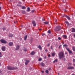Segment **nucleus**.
Returning <instances> with one entry per match:
<instances>
[{
	"instance_id": "1",
	"label": "nucleus",
	"mask_w": 75,
	"mask_h": 75,
	"mask_svg": "<svg viewBox=\"0 0 75 75\" xmlns=\"http://www.w3.org/2000/svg\"><path fill=\"white\" fill-rule=\"evenodd\" d=\"M59 59H60L62 58H63L64 57V53L62 52H60L59 54Z\"/></svg>"
},
{
	"instance_id": "2",
	"label": "nucleus",
	"mask_w": 75,
	"mask_h": 75,
	"mask_svg": "<svg viewBox=\"0 0 75 75\" xmlns=\"http://www.w3.org/2000/svg\"><path fill=\"white\" fill-rule=\"evenodd\" d=\"M61 30V26H57L56 28H55V30L56 31H58Z\"/></svg>"
},
{
	"instance_id": "3",
	"label": "nucleus",
	"mask_w": 75,
	"mask_h": 75,
	"mask_svg": "<svg viewBox=\"0 0 75 75\" xmlns=\"http://www.w3.org/2000/svg\"><path fill=\"white\" fill-rule=\"evenodd\" d=\"M7 68L8 69H10V70H13V69H14V67H11L8 66L7 67Z\"/></svg>"
},
{
	"instance_id": "4",
	"label": "nucleus",
	"mask_w": 75,
	"mask_h": 75,
	"mask_svg": "<svg viewBox=\"0 0 75 75\" xmlns=\"http://www.w3.org/2000/svg\"><path fill=\"white\" fill-rule=\"evenodd\" d=\"M0 41L2 43H3L4 44H6V43H7V41L5 40L2 39L0 40Z\"/></svg>"
},
{
	"instance_id": "5",
	"label": "nucleus",
	"mask_w": 75,
	"mask_h": 75,
	"mask_svg": "<svg viewBox=\"0 0 75 75\" xmlns=\"http://www.w3.org/2000/svg\"><path fill=\"white\" fill-rule=\"evenodd\" d=\"M66 50L68 51L69 53V54H71L72 52L71 50H69V49L68 48H66Z\"/></svg>"
},
{
	"instance_id": "6",
	"label": "nucleus",
	"mask_w": 75,
	"mask_h": 75,
	"mask_svg": "<svg viewBox=\"0 0 75 75\" xmlns=\"http://www.w3.org/2000/svg\"><path fill=\"white\" fill-rule=\"evenodd\" d=\"M1 49L2 51H5L6 50V47L5 46H3L1 47Z\"/></svg>"
},
{
	"instance_id": "7",
	"label": "nucleus",
	"mask_w": 75,
	"mask_h": 75,
	"mask_svg": "<svg viewBox=\"0 0 75 75\" xmlns=\"http://www.w3.org/2000/svg\"><path fill=\"white\" fill-rule=\"evenodd\" d=\"M67 69H74V67H69L67 68Z\"/></svg>"
},
{
	"instance_id": "8",
	"label": "nucleus",
	"mask_w": 75,
	"mask_h": 75,
	"mask_svg": "<svg viewBox=\"0 0 75 75\" xmlns=\"http://www.w3.org/2000/svg\"><path fill=\"white\" fill-rule=\"evenodd\" d=\"M32 24H33V26H35L36 25V24L35 23V21H33L32 22Z\"/></svg>"
},
{
	"instance_id": "9",
	"label": "nucleus",
	"mask_w": 75,
	"mask_h": 75,
	"mask_svg": "<svg viewBox=\"0 0 75 75\" xmlns=\"http://www.w3.org/2000/svg\"><path fill=\"white\" fill-rule=\"evenodd\" d=\"M19 48H20V47H19V46H18V45H17L16 46V50H18L19 49Z\"/></svg>"
},
{
	"instance_id": "10",
	"label": "nucleus",
	"mask_w": 75,
	"mask_h": 75,
	"mask_svg": "<svg viewBox=\"0 0 75 75\" xmlns=\"http://www.w3.org/2000/svg\"><path fill=\"white\" fill-rule=\"evenodd\" d=\"M30 62V61L28 60H26V62L25 63V64L26 65H27L28 64V63Z\"/></svg>"
},
{
	"instance_id": "11",
	"label": "nucleus",
	"mask_w": 75,
	"mask_h": 75,
	"mask_svg": "<svg viewBox=\"0 0 75 75\" xmlns=\"http://www.w3.org/2000/svg\"><path fill=\"white\" fill-rule=\"evenodd\" d=\"M13 43L12 42H11L9 43V46H12L13 45Z\"/></svg>"
},
{
	"instance_id": "12",
	"label": "nucleus",
	"mask_w": 75,
	"mask_h": 75,
	"mask_svg": "<svg viewBox=\"0 0 75 75\" xmlns=\"http://www.w3.org/2000/svg\"><path fill=\"white\" fill-rule=\"evenodd\" d=\"M65 16L66 17V18H67L68 19V20H70V18H69V16H67V15H65Z\"/></svg>"
},
{
	"instance_id": "13",
	"label": "nucleus",
	"mask_w": 75,
	"mask_h": 75,
	"mask_svg": "<svg viewBox=\"0 0 75 75\" xmlns=\"http://www.w3.org/2000/svg\"><path fill=\"white\" fill-rule=\"evenodd\" d=\"M35 54V52L34 51H33L31 53V55H34V54Z\"/></svg>"
},
{
	"instance_id": "14",
	"label": "nucleus",
	"mask_w": 75,
	"mask_h": 75,
	"mask_svg": "<svg viewBox=\"0 0 75 75\" xmlns=\"http://www.w3.org/2000/svg\"><path fill=\"white\" fill-rule=\"evenodd\" d=\"M38 48L40 49V50H42V47H41V46L40 45L38 46Z\"/></svg>"
},
{
	"instance_id": "15",
	"label": "nucleus",
	"mask_w": 75,
	"mask_h": 75,
	"mask_svg": "<svg viewBox=\"0 0 75 75\" xmlns=\"http://www.w3.org/2000/svg\"><path fill=\"white\" fill-rule=\"evenodd\" d=\"M72 32H73V33L75 32V29L74 28H72Z\"/></svg>"
},
{
	"instance_id": "16",
	"label": "nucleus",
	"mask_w": 75,
	"mask_h": 75,
	"mask_svg": "<svg viewBox=\"0 0 75 75\" xmlns=\"http://www.w3.org/2000/svg\"><path fill=\"white\" fill-rule=\"evenodd\" d=\"M9 37H13V35L12 34H10L9 35Z\"/></svg>"
},
{
	"instance_id": "17",
	"label": "nucleus",
	"mask_w": 75,
	"mask_h": 75,
	"mask_svg": "<svg viewBox=\"0 0 75 75\" xmlns=\"http://www.w3.org/2000/svg\"><path fill=\"white\" fill-rule=\"evenodd\" d=\"M27 35H26L24 37V40H27Z\"/></svg>"
},
{
	"instance_id": "18",
	"label": "nucleus",
	"mask_w": 75,
	"mask_h": 75,
	"mask_svg": "<svg viewBox=\"0 0 75 75\" xmlns=\"http://www.w3.org/2000/svg\"><path fill=\"white\" fill-rule=\"evenodd\" d=\"M30 10V8L29 7H28L27 9V11H29Z\"/></svg>"
},
{
	"instance_id": "19",
	"label": "nucleus",
	"mask_w": 75,
	"mask_h": 75,
	"mask_svg": "<svg viewBox=\"0 0 75 75\" xmlns=\"http://www.w3.org/2000/svg\"><path fill=\"white\" fill-rule=\"evenodd\" d=\"M65 23H66V24H67V25H69V23L68 22L66 21L65 22Z\"/></svg>"
},
{
	"instance_id": "20",
	"label": "nucleus",
	"mask_w": 75,
	"mask_h": 75,
	"mask_svg": "<svg viewBox=\"0 0 75 75\" xmlns=\"http://www.w3.org/2000/svg\"><path fill=\"white\" fill-rule=\"evenodd\" d=\"M44 23L45 24H48V22H44Z\"/></svg>"
},
{
	"instance_id": "21",
	"label": "nucleus",
	"mask_w": 75,
	"mask_h": 75,
	"mask_svg": "<svg viewBox=\"0 0 75 75\" xmlns=\"http://www.w3.org/2000/svg\"><path fill=\"white\" fill-rule=\"evenodd\" d=\"M72 50L74 51H75V47H72Z\"/></svg>"
},
{
	"instance_id": "22",
	"label": "nucleus",
	"mask_w": 75,
	"mask_h": 75,
	"mask_svg": "<svg viewBox=\"0 0 75 75\" xmlns=\"http://www.w3.org/2000/svg\"><path fill=\"white\" fill-rule=\"evenodd\" d=\"M57 59H56L53 62V63H55V62H57Z\"/></svg>"
},
{
	"instance_id": "23",
	"label": "nucleus",
	"mask_w": 75,
	"mask_h": 75,
	"mask_svg": "<svg viewBox=\"0 0 75 75\" xmlns=\"http://www.w3.org/2000/svg\"><path fill=\"white\" fill-rule=\"evenodd\" d=\"M22 9H25L26 8L25 7V6H23L22 7Z\"/></svg>"
},
{
	"instance_id": "24",
	"label": "nucleus",
	"mask_w": 75,
	"mask_h": 75,
	"mask_svg": "<svg viewBox=\"0 0 75 75\" xmlns=\"http://www.w3.org/2000/svg\"><path fill=\"white\" fill-rule=\"evenodd\" d=\"M63 47H68V45H67L64 44L63 45Z\"/></svg>"
},
{
	"instance_id": "25",
	"label": "nucleus",
	"mask_w": 75,
	"mask_h": 75,
	"mask_svg": "<svg viewBox=\"0 0 75 75\" xmlns=\"http://www.w3.org/2000/svg\"><path fill=\"white\" fill-rule=\"evenodd\" d=\"M45 72L47 74H48V70H46Z\"/></svg>"
},
{
	"instance_id": "26",
	"label": "nucleus",
	"mask_w": 75,
	"mask_h": 75,
	"mask_svg": "<svg viewBox=\"0 0 75 75\" xmlns=\"http://www.w3.org/2000/svg\"><path fill=\"white\" fill-rule=\"evenodd\" d=\"M63 37L64 38H67V36H66L65 35H63Z\"/></svg>"
},
{
	"instance_id": "27",
	"label": "nucleus",
	"mask_w": 75,
	"mask_h": 75,
	"mask_svg": "<svg viewBox=\"0 0 75 75\" xmlns=\"http://www.w3.org/2000/svg\"><path fill=\"white\" fill-rule=\"evenodd\" d=\"M55 55V53H53L52 54V56H54Z\"/></svg>"
},
{
	"instance_id": "28",
	"label": "nucleus",
	"mask_w": 75,
	"mask_h": 75,
	"mask_svg": "<svg viewBox=\"0 0 75 75\" xmlns=\"http://www.w3.org/2000/svg\"><path fill=\"white\" fill-rule=\"evenodd\" d=\"M23 50H24V51H27V49L24 48V49H23Z\"/></svg>"
},
{
	"instance_id": "29",
	"label": "nucleus",
	"mask_w": 75,
	"mask_h": 75,
	"mask_svg": "<svg viewBox=\"0 0 75 75\" xmlns=\"http://www.w3.org/2000/svg\"><path fill=\"white\" fill-rule=\"evenodd\" d=\"M2 57V54H1V53L0 52V58H1Z\"/></svg>"
},
{
	"instance_id": "30",
	"label": "nucleus",
	"mask_w": 75,
	"mask_h": 75,
	"mask_svg": "<svg viewBox=\"0 0 75 75\" xmlns=\"http://www.w3.org/2000/svg\"><path fill=\"white\" fill-rule=\"evenodd\" d=\"M41 65L42 66H44V65H45V64L44 63H42L41 64Z\"/></svg>"
},
{
	"instance_id": "31",
	"label": "nucleus",
	"mask_w": 75,
	"mask_h": 75,
	"mask_svg": "<svg viewBox=\"0 0 75 75\" xmlns=\"http://www.w3.org/2000/svg\"><path fill=\"white\" fill-rule=\"evenodd\" d=\"M58 39L59 40H61V38L59 37L58 38Z\"/></svg>"
},
{
	"instance_id": "32",
	"label": "nucleus",
	"mask_w": 75,
	"mask_h": 75,
	"mask_svg": "<svg viewBox=\"0 0 75 75\" xmlns=\"http://www.w3.org/2000/svg\"><path fill=\"white\" fill-rule=\"evenodd\" d=\"M42 60V59H41V58H39V61H40L41 60Z\"/></svg>"
},
{
	"instance_id": "33",
	"label": "nucleus",
	"mask_w": 75,
	"mask_h": 75,
	"mask_svg": "<svg viewBox=\"0 0 75 75\" xmlns=\"http://www.w3.org/2000/svg\"><path fill=\"white\" fill-rule=\"evenodd\" d=\"M48 33H49V34L51 33V31L50 30H48Z\"/></svg>"
},
{
	"instance_id": "34",
	"label": "nucleus",
	"mask_w": 75,
	"mask_h": 75,
	"mask_svg": "<svg viewBox=\"0 0 75 75\" xmlns=\"http://www.w3.org/2000/svg\"><path fill=\"white\" fill-rule=\"evenodd\" d=\"M72 64L71 63H69L68 64V65H71Z\"/></svg>"
},
{
	"instance_id": "35",
	"label": "nucleus",
	"mask_w": 75,
	"mask_h": 75,
	"mask_svg": "<svg viewBox=\"0 0 75 75\" xmlns=\"http://www.w3.org/2000/svg\"><path fill=\"white\" fill-rule=\"evenodd\" d=\"M73 62H75V59H73Z\"/></svg>"
},
{
	"instance_id": "36",
	"label": "nucleus",
	"mask_w": 75,
	"mask_h": 75,
	"mask_svg": "<svg viewBox=\"0 0 75 75\" xmlns=\"http://www.w3.org/2000/svg\"><path fill=\"white\" fill-rule=\"evenodd\" d=\"M17 23V21H16V22L14 21V23H15V24Z\"/></svg>"
},
{
	"instance_id": "37",
	"label": "nucleus",
	"mask_w": 75,
	"mask_h": 75,
	"mask_svg": "<svg viewBox=\"0 0 75 75\" xmlns=\"http://www.w3.org/2000/svg\"><path fill=\"white\" fill-rule=\"evenodd\" d=\"M3 30H6V28H4L3 29Z\"/></svg>"
},
{
	"instance_id": "38",
	"label": "nucleus",
	"mask_w": 75,
	"mask_h": 75,
	"mask_svg": "<svg viewBox=\"0 0 75 75\" xmlns=\"http://www.w3.org/2000/svg\"><path fill=\"white\" fill-rule=\"evenodd\" d=\"M50 44H48L47 45V47H49V46H50Z\"/></svg>"
},
{
	"instance_id": "39",
	"label": "nucleus",
	"mask_w": 75,
	"mask_h": 75,
	"mask_svg": "<svg viewBox=\"0 0 75 75\" xmlns=\"http://www.w3.org/2000/svg\"><path fill=\"white\" fill-rule=\"evenodd\" d=\"M44 35H45V34H44V33H43L42 34V35L43 36Z\"/></svg>"
},
{
	"instance_id": "40",
	"label": "nucleus",
	"mask_w": 75,
	"mask_h": 75,
	"mask_svg": "<svg viewBox=\"0 0 75 75\" xmlns=\"http://www.w3.org/2000/svg\"><path fill=\"white\" fill-rule=\"evenodd\" d=\"M61 47V45H59V48H60V47Z\"/></svg>"
},
{
	"instance_id": "41",
	"label": "nucleus",
	"mask_w": 75,
	"mask_h": 75,
	"mask_svg": "<svg viewBox=\"0 0 75 75\" xmlns=\"http://www.w3.org/2000/svg\"><path fill=\"white\" fill-rule=\"evenodd\" d=\"M23 11V13H25V11Z\"/></svg>"
},
{
	"instance_id": "42",
	"label": "nucleus",
	"mask_w": 75,
	"mask_h": 75,
	"mask_svg": "<svg viewBox=\"0 0 75 75\" xmlns=\"http://www.w3.org/2000/svg\"><path fill=\"white\" fill-rule=\"evenodd\" d=\"M50 48L51 49H52V46H51Z\"/></svg>"
},
{
	"instance_id": "43",
	"label": "nucleus",
	"mask_w": 75,
	"mask_h": 75,
	"mask_svg": "<svg viewBox=\"0 0 75 75\" xmlns=\"http://www.w3.org/2000/svg\"><path fill=\"white\" fill-rule=\"evenodd\" d=\"M48 57H50V54H49L48 55Z\"/></svg>"
},
{
	"instance_id": "44",
	"label": "nucleus",
	"mask_w": 75,
	"mask_h": 75,
	"mask_svg": "<svg viewBox=\"0 0 75 75\" xmlns=\"http://www.w3.org/2000/svg\"><path fill=\"white\" fill-rule=\"evenodd\" d=\"M45 51L46 52H47V51L48 50H47L46 49V50H45Z\"/></svg>"
},
{
	"instance_id": "45",
	"label": "nucleus",
	"mask_w": 75,
	"mask_h": 75,
	"mask_svg": "<svg viewBox=\"0 0 75 75\" xmlns=\"http://www.w3.org/2000/svg\"><path fill=\"white\" fill-rule=\"evenodd\" d=\"M41 72H42V73H44V71H41Z\"/></svg>"
},
{
	"instance_id": "46",
	"label": "nucleus",
	"mask_w": 75,
	"mask_h": 75,
	"mask_svg": "<svg viewBox=\"0 0 75 75\" xmlns=\"http://www.w3.org/2000/svg\"><path fill=\"white\" fill-rule=\"evenodd\" d=\"M34 10H33L32 11V12H34Z\"/></svg>"
},
{
	"instance_id": "47",
	"label": "nucleus",
	"mask_w": 75,
	"mask_h": 75,
	"mask_svg": "<svg viewBox=\"0 0 75 75\" xmlns=\"http://www.w3.org/2000/svg\"><path fill=\"white\" fill-rule=\"evenodd\" d=\"M55 22H56V23H57V20H56Z\"/></svg>"
},
{
	"instance_id": "48",
	"label": "nucleus",
	"mask_w": 75,
	"mask_h": 75,
	"mask_svg": "<svg viewBox=\"0 0 75 75\" xmlns=\"http://www.w3.org/2000/svg\"><path fill=\"white\" fill-rule=\"evenodd\" d=\"M64 44V43L63 42H62V44L63 45Z\"/></svg>"
},
{
	"instance_id": "49",
	"label": "nucleus",
	"mask_w": 75,
	"mask_h": 75,
	"mask_svg": "<svg viewBox=\"0 0 75 75\" xmlns=\"http://www.w3.org/2000/svg\"><path fill=\"white\" fill-rule=\"evenodd\" d=\"M51 68H49V70H51Z\"/></svg>"
},
{
	"instance_id": "50",
	"label": "nucleus",
	"mask_w": 75,
	"mask_h": 75,
	"mask_svg": "<svg viewBox=\"0 0 75 75\" xmlns=\"http://www.w3.org/2000/svg\"><path fill=\"white\" fill-rule=\"evenodd\" d=\"M19 4H21V2H20L19 3Z\"/></svg>"
},
{
	"instance_id": "51",
	"label": "nucleus",
	"mask_w": 75,
	"mask_h": 75,
	"mask_svg": "<svg viewBox=\"0 0 75 75\" xmlns=\"http://www.w3.org/2000/svg\"><path fill=\"white\" fill-rule=\"evenodd\" d=\"M42 21H44V19H42Z\"/></svg>"
},
{
	"instance_id": "52",
	"label": "nucleus",
	"mask_w": 75,
	"mask_h": 75,
	"mask_svg": "<svg viewBox=\"0 0 75 75\" xmlns=\"http://www.w3.org/2000/svg\"><path fill=\"white\" fill-rule=\"evenodd\" d=\"M42 30V29H39V30Z\"/></svg>"
},
{
	"instance_id": "53",
	"label": "nucleus",
	"mask_w": 75,
	"mask_h": 75,
	"mask_svg": "<svg viewBox=\"0 0 75 75\" xmlns=\"http://www.w3.org/2000/svg\"><path fill=\"white\" fill-rule=\"evenodd\" d=\"M1 71L0 70V73H1Z\"/></svg>"
},
{
	"instance_id": "54",
	"label": "nucleus",
	"mask_w": 75,
	"mask_h": 75,
	"mask_svg": "<svg viewBox=\"0 0 75 75\" xmlns=\"http://www.w3.org/2000/svg\"><path fill=\"white\" fill-rule=\"evenodd\" d=\"M18 6H20V5H18Z\"/></svg>"
},
{
	"instance_id": "55",
	"label": "nucleus",
	"mask_w": 75,
	"mask_h": 75,
	"mask_svg": "<svg viewBox=\"0 0 75 75\" xmlns=\"http://www.w3.org/2000/svg\"><path fill=\"white\" fill-rule=\"evenodd\" d=\"M58 75H59V73H58Z\"/></svg>"
},
{
	"instance_id": "56",
	"label": "nucleus",
	"mask_w": 75,
	"mask_h": 75,
	"mask_svg": "<svg viewBox=\"0 0 75 75\" xmlns=\"http://www.w3.org/2000/svg\"><path fill=\"white\" fill-rule=\"evenodd\" d=\"M1 7H0V10H1Z\"/></svg>"
},
{
	"instance_id": "57",
	"label": "nucleus",
	"mask_w": 75,
	"mask_h": 75,
	"mask_svg": "<svg viewBox=\"0 0 75 75\" xmlns=\"http://www.w3.org/2000/svg\"><path fill=\"white\" fill-rule=\"evenodd\" d=\"M72 75H75V74H72Z\"/></svg>"
},
{
	"instance_id": "58",
	"label": "nucleus",
	"mask_w": 75,
	"mask_h": 75,
	"mask_svg": "<svg viewBox=\"0 0 75 75\" xmlns=\"http://www.w3.org/2000/svg\"><path fill=\"white\" fill-rule=\"evenodd\" d=\"M1 65V63H0V65Z\"/></svg>"
},
{
	"instance_id": "59",
	"label": "nucleus",
	"mask_w": 75,
	"mask_h": 75,
	"mask_svg": "<svg viewBox=\"0 0 75 75\" xmlns=\"http://www.w3.org/2000/svg\"><path fill=\"white\" fill-rule=\"evenodd\" d=\"M65 54H67V53H65Z\"/></svg>"
}]
</instances>
